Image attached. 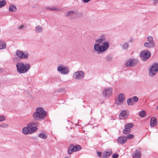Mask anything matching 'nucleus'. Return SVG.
Returning <instances> with one entry per match:
<instances>
[{"label":"nucleus","instance_id":"nucleus-1","mask_svg":"<svg viewBox=\"0 0 158 158\" xmlns=\"http://www.w3.org/2000/svg\"><path fill=\"white\" fill-rule=\"evenodd\" d=\"M106 40L105 36L101 35L100 37L95 40L98 43L95 44L94 46V49L99 53L106 50L109 47L108 43L105 41Z\"/></svg>","mask_w":158,"mask_h":158},{"label":"nucleus","instance_id":"nucleus-2","mask_svg":"<svg viewBox=\"0 0 158 158\" xmlns=\"http://www.w3.org/2000/svg\"><path fill=\"white\" fill-rule=\"evenodd\" d=\"M47 114V112L43 108L39 107L36 109V111L33 113V117L34 119L40 121L44 119Z\"/></svg>","mask_w":158,"mask_h":158},{"label":"nucleus","instance_id":"nucleus-3","mask_svg":"<svg viewBox=\"0 0 158 158\" xmlns=\"http://www.w3.org/2000/svg\"><path fill=\"white\" fill-rule=\"evenodd\" d=\"M17 71L20 73H23L26 72L30 68V65L29 64H24L19 63L16 65Z\"/></svg>","mask_w":158,"mask_h":158},{"label":"nucleus","instance_id":"nucleus-4","mask_svg":"<svg viewBox=\"0 0 158 158\" xmlns=\"http://www.w3.org/2000/svg\"><path fill=\"white\" fill-rule=\"evenodd\" d=\"M158 71V64H154L151 67L149 71V75L151 77H153Z\"/></svg>","mask_w":158,"mask_h":158},{"label":"nucleus","instance_id":"nucleus-5","mask_svg":"<svg viewBox=\"0 0 158 158\" xmlns=\"http://www.w3.org/2000/svg\"><path fill=\"white\" fill-rule=\"evenodd\" d=\"M151 53L150 52L147 50H144L141 52L140 56L143 61H146L151 56Z\"/></svg>","mask_w":158,"mask_h":158},{"label":"nucleus","instance_id":"nucleus-6","mask_svg":"<svg viewBox=\"0 0 158 158\" xmlns=\"http://www.w3.org/2000/svg\"><path fill=\"white\" fill-rule=\"evenodd\" d=\"M148 43H144V45L145 47H148L149 48H153L155 45V42L153 41V38L151 36H148L147 38Z\"/></svg>","mask_w":158,"mask_h":158},{"label":"nucleus","instance_id":"nucleus-7","mask_svg":"<svg viewBox=\"0 0 158 158\" xmlns=\"http://www.w3.org/2000/svg\"><path fill=\"white\" fill-rule=\"evenodd\" d=\"M81 147L79 145H77L74 146L73 145H71L69 147L68 150V153L69 154H71L73 152L78 151L80 150Z\"/></svg>","mask_w":158,"mask_h":158},{"label":"nucleus","instance_id":"nucleus-8","mask_svg":"<svg viewBox=\"0 0 158 158\" xmlns=\"http://www.w3.org/2000/svg\"><path fill=\"white\" fill-rule=\"evenodd\" d=\"M57 70L62 74H67L69 71L68 68L62 64H60L58 66Z\"/></svg>","mask_w":158,"mask_h":158},{"label":"nucleus","instance_id":"nucleus-9","mask_svg":"<svg viewBox=\"0 0 158 158\" xmlns=\"http://www.w3.org/2000/svg\"><path fill=\"white\" fill-rule=\"evenodd\" d=\"M84 74L81 71H79L76 72L73 74V77L74 78L80 80L84 77Z\"/></svg>","mask_w":158,"mask_h":158},{"label":"nucleus","instance_id":"nucleus-10","mask_svg":"<svg viewBox=\"0 0 158 158\" xmlns=\"http://www.w3.org/2000/svg\"><path fill=\"white\" fill-rule=\"evenodd\" d=\"M138 63V60L135 59L133 60H128L126 62V65L127 67L134 66L136 65Z\"/></svg>","mask_w":158,"mask_h":158},{"label":"nucleus","instance_id":"nucleus-11","mask_svg":"<svg viewBox=\"0 0 158 158\" xmlns=\"http://www.w3.org/2000/svg\"><path fill=\"white\" fill-rule=\"evenodd\" d=\"M16 55L19 58L27 59L29 55L27 53H24L22 51L18 50L16 52Z\"/></svg>","mask_w":158,"mask_h":158},{"label":"nucleus","instance_id":"nucleus-12","mask_svg":"<svg viewBox=\"0 0 158 158\" xmlns=\"http://www.w3.org/2000/svg\"><path fill=\"white\" fill-rule=\"evenodd\" d=\"M112 89L111 88L106 89L103 90V94L104 97L108 98L111 95Z\"/></svg>","mask_w":158,"mask_h":158},{"label":"nucleus","instance_id":"nucleus-13","mask_svg":"<svg viewBox=\"0 0 158 158\" xmlns=\"http://www.w3.org/2000/svg\"><path fill=\"white\" fill-rule=\"evenodd\" d=\"M27 127L30 131V134L35 132L37 130V128L35 127H33L31 123H28L27 125Z\"/></svg>","mask_w":158,"mask_h":158},{"label":"nucleus","instance_id":"nucleus-14","mask_svg":"<svg viewBox=\"0 0 158 158\" xmlns=\"http://www.w3.org/2000/svg\"><path fill=\"white\" fill-rule=\"evenodd\" d=\"M112 153V152L110 150L105 151L103 153L101 158H108Z\"/></svg>","mask_w":158,"mask_h":158},{"label":"nucleus","instance_id":"nucleus-15","mask_svg":"<svg viewBox=\"0 0 158 158\" xmlns=\"http://www.w3.org/2000/svg\"><path fill=\"white\" fill-rule=\"evenodd\" d=\"M67 14L65 15L66 17H69L71 19L74 18V16L75 14V12L74 11H68Z\"/></svg>","mask_w":158,"mask_h":158},{"label":"nucleus","instance_id":"nucleus-16","mask_svg":"<svg viewBox=\"0 0 158 158\" xmlns=\"http://www.w3.org/2000/svg\"><path fill=\"white\" fill-rule=\"evenodd\" d=\"M133 158H141V154L139 150H137L133 154Z\"/></svg>","mask_w":158,"mask_h":158},{"label":"nucleus","instance_id":"nucleus-17","mask_svg":"<svg viewBox=\"0 0 158 158\" xmlns=\"http://www.w3.org/2000/svg\"><path fill=\"white\" fill-rule=\"evenodd\" d=\"M118 141L120 143L123 144L126 142L127 140L126 137L121 136L118 138Z\"/></svg>","mask_w":158,"mask_h":158},{"label":"nucleus","instance_id":"nucleus-18","mask_svg":"<svg viewBox=\"0 0 158 158\" xmlns=\"http://www.w3.org/2000/svg\"><path fill=\"white\" fill-rule=\"evenodd\" d=\"M157 120L155 117L152 118L150 122V125L151 127H153L156 124Z\"/></svg>","mask_w":158,"mask_h":158},{"label":"nucleus","instance_id":"nucleus-19","mask_svg":"<svg viewBox=\"0 0 158 158\" xmlns=\"http://www.w3.org/2000/svg\"><path fill=\"white\" fill-rule=\"evenodd\" d=\"M125 99V96L123 94H120L118 97V101L119 103L123 102Z\"/></svg>","mask_w":158,"mask_h":158},{"label":"nucleus","instance_id":"nucleus-20","mask_svg":"<svg viewBox=\"0 0 158 158\" xmlns=\"http://www.w3.org/2000/svg\"><path fill=\"white\" fill-rule=\"evenodd\" d=\"M17 10L16 7L14 5H10L9 8V10L10 12H15Z\"/></svg>","mask_w":158,"mask_h":158},{"label":"nucleus","instance_id":"nucleus-21","mask_svg":"<svg viewBox=\"0 0 158 158\" xmlns=\"http://www.w3.org/2000/svg\"><path fill=\"white\" fill-rule=\"evenodd\" d=\"M6 46V44L4 42L0 40V50L5 48Z\"/></svg>","mask_w":158,"mask_h":158},{"label":"nucleus","instance_id":"nucleus-22","mask_svg":"<svg viewBox=\"0 0 158 158\" xmlns=\"http://www.w3.org/2000/svg\"><path fill=\"white\" fill-rule=\"evenodd\" d=\"M35 30L37 33H40L42 31L43 29L41 26L38 25L36 27Z\"/></svg>","mask_w":158,"mask_h":158},{"label":"nucleus","instance_id":"nucleus-23","mask_svg":"<svg viewBox=\"0 0 158 158\" xmlns=\"http://www.w3.org/2000/svg\"><path fill=\"white\" fill-rule=\"evenodd\" d=\"M22 132L24 135L30 134V131L27 127H23L22 129Z\"/></svg>","mask_w":158,"mask_h":158},{"label":"nucleus","instance_id":"nucleus-24","mask_svg":"<svg viewBox=\"0 0 158 158\" xmlns=\"http://www.w3.org/2000/svg\"><path fill=\"white\" fill-rule=\"evenodd\" d=\"M134 126L133 123H129L126 124L125 126V128H126V129H129L130 130L133 126Z\"/></svg>","mask_w":158,"mask_h":158},{"label":"nucleus","instance_id":"nucleus-25","mask_svg":"<svg viewBox=\"0 0 158 158\" xmlns=\"http://www.w3.org/2000/svg\"><path fill=\"white\" fill-rule=\"evenodd\" d=\"M127 114V110H124L122 111L120 114V116L123 117L125 118Z\"/></svg>","mask_w":158,"mask_h":158},{"label":"nucleus","instance_id":"nucleus-26","mask_svg":"<svg viewBox=\"0 0 158 158\" xmlns=\"http://www.w3.org/2000/svg\"><path fill=\"white\" fill-rule=\"evenodd\" d=\"M6 1L5 0H0V8L6 5Z\"/></svg>","mask_w":158,"mask_h":158},{"label":"nucleus","instance_id":"nucleus-27","mask_svg":"<svg viewBox=\"0 0 158 158\" xmlns=\"http://www.w3.org/2000/svg\"><path fill=\"white\" fill-rule=\"evenodd\" d=\"M146 115V112L144 110H143L139 112V115L142 118L144 117Z\"/></svg>","mask_w":158,"mask_h":158},{"label":"nucleus","instance_id":"nucleus-28","mask_svg":"<svg viewBox=\"0 0 158 158\" xmlns=\"http://www.w3.org/2000/svg\"><path fill=\"white\" fill-rule=\"evenodd\" d=\"M47 9H49L51 10L52 11H58L59 10V9L57 7H47Z\"/></svg>","mask_w":158,"mask_h":158},{"label":"nucleus","instance_id":"nucleus-29","mask_svg":"<svg viewBox=\"0 0 158 158\" xmlns=\"http://www.w3.org/2000/svg\"><path fill=\"white\" fill-rule=\"evenodd\" d=\"M127 102L129 105H132L134 103L133 99L131 98H129L127 100Z\"/></svg>","mask_w":158,"mask_h":158},{"label":"nucleus","instance_id":"nucleus-30","mask_svg":"<svg viewBox=\"0 0 158 158\" xmlns=\"http://www.w3.org/2000/svg\"><path fill=\"white\" fill-rule=\"evenodd\" d=\"M123 132L124 134H128L130 132V130H129V129H127L125 128L123 130Z\"/></svg>","mask_w":158,"mask_h":158},{"label":"nucleus","instance_id":"nucleus-31","mask_svg":"<svg viewBox=\"0 0 158 158\" xmlns=\"http://www.w3.org/2000/svg\"><path fill=\"white\" fill-rule=\"evenodd\" d=\"M39 137L42 139H46L47 138V136L45 135L44 133H40L39 135Z\"/></svg>","mask_w":158,"mask_h":158},{"label":"nucleus","instance_id":"nucleus-32","mask_svg":"<svg viewBox=\"0 0 158 158\" xmlns=\"http://www.w3.org/2000/svg\"><path fill=\"white\" fill-rule=\"evenodd\" d=\"M134 137V135H133L129 134V135H127L126 137V139L127 140V139H131L133 138Z\"/></svg>","mask_w":158,"mask_h":158},{"label":"nucleus","instance_id":"nucleus-33","mask_svg":"<svg viewBox=\"0 0 158 158\" xmlns=\"http://www.w3.org/2000/svg\"><path fill=\"white\" fill-rule=\"evenodd\" d=\"M122 46L123 48L125 49H127L128 46V44L127 43H125L123 44Z\"/></svg>","mask_w":158,"mask_h":158},{"label":"nucleus","instance_id":"nucleus-34","mask_svg":"<svg viewBox=\"0 0 158 158\" xmlns=\"http://www.w3.org/2000/svg\"><path fill=\"white\" fill-rule=\"evenodd\" d=\"M133 99L135 102H137L138 101V98L136 96H134L133 98Z\"/></svg>","mask_w":158,"mask_h":158},{"label":"nucleus","instance_id":"nucleus-35","mask_svg":"<svg viewBox=\"0 0 158 158\" xmlns=\"http://www.w3.org/2000/svg\"><path fill=\"white\" fill-rule=\"evenodd\" d=\"M2 127L3 128H7L8 127L7 124L4 123L2 124Z\"/></svg>","mask_w":158,"mask_h":158},{"label":"nucleus","instance_id":"nucleus-36","mask_svg":"<svg viewBox=\"0 0 158 158\" xmlns=\"http://www.w3.org/2000/svg\"><path fill=\"white\" fill-rule=\"evenodd\" d=\"M119 156L118 154H114L112 155V157L113 158H118Z\"/></svg>","mask_w":158,"mask_h":158},{"label":"nucleus","instance_id":"nucleus-37","mask_svg":"<svg viewBox=\"0 0 158 158\" xmlns=\"http://www.w3.org/2000/svg\"><path fill=\"white\" fill-rule=\"evenodd\" d=\"M5 119V118L3 116H0V121H2Z\"/></svg>","mask_w":158,"mask_h":158},{"label":"nucleus","instance_id":"nucleus-38","mask_svg":"<svg viewBox=\"0 0 158 158\" xmlns=\"http://www.w3.org/2000/svg\"><path fill=\"white\" fill-rule=\"evenodd\" d=\"M97 153V155H98V156L99 157H100L101 156V152H98Z\"/></svg>","mask_w":158,"mask_h":158},{"label":"nucleus","instance_id":"nucleus-39","mask_svg":"<svg viewBox=\"0 0 158 158\" xmlns=\"http://www.w3.org/2000/svg\"><path fill=\"white\" fill-rule=\"evenodd\" d=\"M84 2L87 3L90 1V0H82Z\"/></svg>","mask_w":158,"mask_h":158},{"label":"nucleus","instance_id":"nucleus-40","mask_svg":"<svg viewBox=\"0 0 158 158\" xmlns=\"http://www.w3.org/2000/svg\"><path fill=\"white\" fill-rule=\"evenodd\" d=\"M23 27H24V26L23 25H22L19 27V29H20L21 28H22Z\"/></svg>","mask_w":158,"mask_h":158},{"label":"nucleus","instance_id":"nucleus-41","mask_svg":"<svg viewBox=\"0 0 158 158\" xmlns=\"http://www.w3.org/2000/svg\"><path fill=\"white\" fill-rule=\"evenodd\" d=\"M111 59V58L110 57H108L107 58V60H110Z\"/></svg>","mask_w":158,"mask_h":158},{"label":"nucleus","instance_id":"nucleus-42","mask_svg":"<svg viewBox=\"0 0 158 158\" xmlns=\"http://www.w3.org/2000/svg\"><path fill=\"white\" fill-rule=\"evenodd\" d=\"M64 158H70V157L69 156H66Z\"/></svg>","mask_w":158,"mask_h":158},{"label":"nucleus","instance_id":"nucleus-43","mask_svg":"<svg viewBox=\"0 0 158 158\" xmlns=\"http://www.w3.org/2000/svg\"><path fill=\"white\" fill-rule=\"evenodd\" d=\"M2 127V124H0V127Z\"/></svg>","mask_w":158,"mask_h":158},{"label":"nucleus","instance_id":"nucleus-44","mask_svg":"<svg viewBox=\"0 0 158 158\" xmlns=\"http://www.w3.org/2000/svg\"><path fill=\"white\" fill-rule=\"evenodd\" d=\"M157 110H158V106L157 107Z\"/></svg>","mask_w":158,"mask_h":158}]
</instances>
